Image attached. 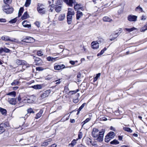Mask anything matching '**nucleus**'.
I'll return each mask as SVG.
<instances>
[{
  "mask_svg": "<svg viewBox=\"0 0 147 147\" xmlns=\"http://www.w3.org/2000/svg\"><path fill=\"white\" fill-rule=\"evenodd\" d=\"M135 11L139 13L143 12V10L142 8L141 7L140 5L138 6L135 9Z\"/></svg>",
  "mask_w": 147,
  "mask_h": 147,
  "instance_id": "nucleus-22",
  "label": "nucleus"
},
{
  "mask_svg": "<svg viewBox=\"0 0 147 147\" xmlns=\"http://www.w3.org/2000/svg\"><path fill=\"white\" fill-rule=\"evenodd\" d=\"M49 61L54 62L56 60L57 58H53L51 57H48L47 58Z\"/></svg>",
  "mask_w": 147,
  "mask_h": 147,
  "instance_id": "nucleus-27",
  "label": "nucleus"
},
{
  "mask_svg": "<svg viewBox=\"0 0 147 147\" xmlns=\"http://www.w3.org/2000/svg\"><path fill=\"white\" fill-rule=\"evenodd\" d=\"M72 17L71 16H67V22L69 24H71L72 20Z\"/></svg>",
  "mask_w": 147,
  "mask_h": 147,
  "instance_id": "nucleus-37",
  "label": "nucleus"
},
{
  "mask_svg": "<svg viewBox=\"0 0 147 147\" xmlns=\"http://www.w3.org/2000/svg\"><path fill=\"white\" fill-rule=\"evenodd\" d=\"M50 92L49 90H47L44 92L40 96V98L41 99H43L46 97L48 96L49 95Z\"/></svg>",
  "mask_w": 147,
  "mask_h": 147,
  "instance_id": "nucleus-5",
  "label": "nucleus"
},
{
  "mask_svg": "<svg viewBox=\"0 0 147 147\" xmlns=\"http://www.w3.org/2000/svg\"><path fill=\"white\" fill-rule=\"evenodd\" d=\"M86 143L88 145H90L91 144V141L90 139L88 138H87L85 140Z\"/></svg>",
  "mask_w": 147,
  "mask_h": 147,
  "instance_id": "nucleus-33",
  "label": "nucleus"
},
{
  "mask_svg": "<svg viewBox=\"0 0 147 147\" xmlns=\"http://www.w3.org/2000/svg\"><path fill=\"white\" fill-rule=\"evenodd\" d=\"M12 0H3L5 5H9L12 2Z\"/></svg>",
  "mask_w": 147,
  "mask_h": 147,
  "instance_id": "nucleus-32",
  "label": "nucleus"
},
{
  "mask_svg": "<svg viewBox=\"0 0 147 147\" xmlns=\"http://www.w3.org/2000/svg\"><path fill=\"white\" fill-rule=\"evenodd\" d=\"M3 11L8 14L12 13L13 11V7L10 6L9 5H3Z\"/></svg>",
  "mask_w": 147,
  "mask_h": 147,
  "instance_id": "nucleus-2",
  "label": "nucleus"
},
{
  "mask_svg": "<svg viewBox=\"0 0 147 147\" xmlns=\"http://www.w3.org/2000/svg\"><path fill=\"white\" fill-rule=\"evenodd\" d=\"M26 22H27V21L24 20L22 22V24L23 26L25 27L28 28L30 27L31 26V25L30 24H26L27 23H26Z\"/></svg>",
  "mask_w": 147,
  "mask_h": 147,
  "instance_id": "nucleus-24",
  "label": "nucleus"
},
{
  "mask_svg": "<svg viewBox=\"0 0 147 147\" xmlns=\"http://www.w3.org/2000/svg\"><path fill=\"white\" fill-rule=\"evenodd\" d=\"M122 31V28H120L119 30V32H116L115 34H119L120 33H121Z\"/></svg>",
  "mask_w": 147,
  "mask_h": 147,
  "instance_id": "nucleus-55",
  "label": "nucleus"
},
{
  "mask_svg": "<svg viewBox=\"0 0 147 147\" xmlns=\"http://www.w3.org/2000/svg\"><path fill=\"white\" fill-rule=\"evenodd\" d=\"M81 4H75L74 5V9L76 10L78 9H79L82 8V7L81 6Z\"/></svg>",
  "mask_w": 147,
  "mask_h": 147,
  "instance_id": "nucleus-26",
  "label": "nucleus"
},
{
  "mask_svg": "<svg viewBox=\"0 0 147 147\" xmlns=\"http://www.w3.org/2000/svg\"><path fill=\"white\" fill-rule=\"evenodd\" d=\"M123 129L125 131L130 133H131L132 132V130L129 128L124 127H123Z\"/></svg>",
  "mask_w": 147,
  "mask_h": 147,
  "instance_id": "nucleus-39",
  "label": "nucleus"
},
{
  "mask_svg": "<svg viewBox=\"0 0 147 147\" xmlns=\"http://www.w3.org/2000/svg\"><path fill=\"white\" fill-rule=\"evenodd\" d=\"M36 69L37 71H42L43 70V69H42L41 67H36Z\"/></svg>",
  "mask_w": 147,
  "mask_h": 147,
  "instance_id": "nucleus-59",
  "label": "nucleus"
},
{
  "mask_svg": "<svg viewBox=\"0 0 147 147\" xmlns=\"http://www.w3.org/2000/svg\"><path fill=\"white\" fill-rule=\"evenodd\" d=\"M19 83V82L18 81L14 80L13 82L11 84L12 86L18 85V84Z\"/></svg>",
  "mask_w": 147,
  "mask_h": 147,
  "instance_id": "nucleus-46",
  "label": "nucleus"
},
{
  "mask_svg": "<svg viewBox=\"0 0 147 147\" xmlns=\"http://www.w3.org/2000/svg\"><path fill=\"white\" fill-rule=\"evenodd\" d=\"M28 15L27 11L25 12L24 13L23 15L22 16L21 18L22 20L26 19L28 17Z\"/></svg>",
  "mask_w": 147,
  "mask_h": 147,
  "instance_id": "nucleus-25",
  "label": "nucleus"
},
{
  "mask_svg": "<svg viewBox=\"0 0 147 147\" xmlns=\"http://www.w3.org/2000/svg\"><path fill=\"white\" fill-rule=\"evenodd\" d=\"M31 38L32 37H31L27 36L26 38H24L22 41L27 43H30Z\"/></svg>",
  "mask_w": 147,
  "mask_h": 147,
  "instance_id": "nucleus-15",
  "label": "nucleus"
},
{
  "mask_svg": "<svg viewBox=\"0 0 147 147\" xmlns=\"http://www.w3.org/2000/svg\"><path fill=\"white\" fill-rule=\"evenodd\" d=\"M107 50V49L105 48H104L102 50L100 53H98L97 55L98 56L100 55H102L103 54L104 52Z\"/></svg>",
  "mask_w": 147,
  "mask_h": 147,
  "instance_id": "nucleus-43",
  "label": "nucleus"
},
{
  "mask_svg": "<svg viewBox=\"0 0 147 147\" xmlns=\"http://www.w3.org/2000/svg\"><path fill=\"white\" fill-rule=\"evenodd\" d=\"M35 63L36 65H38L41 63V60L40 58L38 57H36L35 59Z\"/></svg>",
  "mask_w": 147,
  "mask_h": 147,
  "instance_id": "nucleus-29",
  "label": "nucleus"
},
{
  "mask_svg": "<svg viewBox=\"0 0 147 147\" xmlns=\"http://www.w3.org/2000/svg\"><path fill=\"white\" fill-rule=\"evenodd\" d=\"M76 96L77 97V98L73 99V101L75 103H77L78 102V96H79V94L77 93L76 94Z\"/></svg>",
  "mask_w": 147,
  "mask_h": 147,
  "instance_id": "nucleus-40",
  "label": "nucleus"
},
{
  "mask_svg": "<svg viewBox=\"0 0 147 147\" xmlns=\"http://www.w3.org/2000/svg\"><path fill=\"white\" fill-rule=\"evenodd\" d=\"M78 139H77L76 140L74 139L71 142V143L69 144V146H70L71 147H73L76 144V141L78 140Z\"/></svg>",
  "mask_w": 147,
  "mask_h": 147,
  "instance_id": "nucleus-21",
  "label": "nucleus"
},
{
  "mask_svg": "<svg viewBox=\"0 0 147 147\" xmlns=\"http://www.w3.org/2000/svg\"><path fill=\"white\" fill-rule=\"evenodd\" d=\"M83 109V104L80 107L78 110V111L80 112Z\"/></svg>",
  "mask_w": 147,
  "mask_h": 147,
  "instance_id": "nucleus-64",
  "label": "nucleus"
},
{
  "mask_svg": "<svg viewBox=\"0 0 147 147\" xmlns=\"http://www.w3.org/2000/svg\"><path fill=\"white\" fill-rule=\"evenodd\" d=\"M37 55L38 56H41L43 55L42 52L41 51H38L37 52Z\"/></svg>",
  "mask_w": 147,
  "mask_h": 147,
  "instance_id": "nucleus-50",
  "label": "nucleus"
},
{
  "mask_svg": "<svg viewBox=\"0 0 147 147\" xmlns=\"http://www.w3.org/2000/svg\"><path fill=\"white\" fill-rule=\"evenodd\" d=\"M55 11L57 12H59L62 8V6H55Z\"/></svg>",
  "mask_w": 147,
  "mask_h": 147,
  "instance_id": "nucleus-18",
  "label": "nucleus"
},
{
  "mask_svg": "<svg viewBox=\"0 0 147 147\" xmlns=\"http://www.w3.org/2000/svg\"><path fill=\"white\" fill-rule=\"evenodd\" d=\"M16 63L18 65H25L26 67H29L31 66V65H30L27 63V62L24 60L20 59H16ZM22 68L24 67V66H23Z\"/></svg>",
  "mask_w": 147,
  "mask_h": 147,
  "instance_id": "nucleus-3",
  "label": "nucleus"
},
{
  "mask_svg": "<svg viewBox=\"0 0 147 147\" xmlns=\"http://www.w3.org/2000/svg\"><path fill=\"white\" fill-rule=\"evenodd\" d=\"M17 99H18V100L20 102V103L21 102H20V101H21V97H20V94H19L18 97H17Z\"/></svg>",
  "mask_w": 147,
  "mask_h": 147,
  "instance_id": "nucleus-60",
  "label": "nucleus"
},
{
  "mask_svg": "<svg viewBox=\"0 0 147 147\" xmlns=\"http://www.w3.org/2000/svg\"><path fill=\"white\" fill-rule=\"evenodd\" d=\"M1 39L3 40H4L6 41H11V42H16V39L15 38H13L11 39L10 38L9 36H3L1 37Z\"/></svg>",
  "mask_w": 147,
  "mask_h": 147,
  "instance_id": "nucleus-6",
  "label": "nucleus"
},
{
  "mask_svg": "<svg viewBox=\"0 0 147 147\" xmlns=\"http://www.w3.org/2000/svg\"><path fill=\"white\" fill-rule=\"evenodd\" d=\"M6 22V21L5 19L3 18L0 19V22Z\"/></svg>",
  "mask_w": 147,
  "mask_h": 147,
  "instance_id": "nucleus-61",
  "label": "nucleus"
},
{
  "mask_svg": "<svg viewBox=\"0 0 147 147\" xmlns=\"http://www.w3.org/2000/svg\"><path fill=\"white\" fill-rule=\"evenodd\" d=\"M37 10L38 12L41 14H44L45 13V8H37Z\"/></svg>",
  "mask_w": 147,
  "mask_h": 147,
  "instance_id": "nucleus-20",
  "label": "nucleus"
},
{
  "mask_svg": "<svg viewBox=\"0 0 147 147\" xmlns=\"http://www.w3.org/2000/svg\"><path fill=\"white\" fill-rule=\"evenodd\" d=\"M5 128H2L1 129H0V134H1L3 132H4L5 131Z\"/></svg>",
  "mask_w": 147,
  "mask_h": 147,
  "instance_id": "nucleus-58",
  "label": "nucleus"
},
{
  "mask_svg": "<svg viewBox=\"0 0 147 147\" xmlns=\"http://www.w3.org/2000/svg\"><path fill=\"white\" fill-rule=\"evenodd\" d=\"M5 126V125L4 124H1L0 125V129L2 128H4V127Z\"/></svg>",
  "mask_w": 147,
  "mask_h": 147,
  "instance_id": "nucleus-62",
  "label": "nucleus"
},
{
  "mask_svg": "<svg viewBox=\"0 0 147 147\" xmlns=\"http://www.w3.org/2000/svg\"><path fill=\"white\" fill-rule=\"evenodd\" d=\"M27 101H28V103H32L34 102V100L33 99H32L31 97H30V98H27Z\"/></svg>",
  "mask_w": 147,
  "mask_h": 147,
  "instance_id": "nucleus-47",
  "label": "nucleus"
},
{
  "mask_svg": "<svg viewBox=\"0 0 147 147\" xmlns=\"http://www.w3.org/2000/svg\"><path fill=\"white\" fill-rule=\"evenodd\" d=\"M121 7L118 11V13L119 14H121L123 12L125 6V3H122L121 5Z\"/></svg>",
  "mask_w": 147,
  "mask_h": 147,
  "instance_id": "nucleus-13",
  "label": "nucleus"
},
{
  "mask_svg": "<svg viewBox=\"0 0 147 147\" xmlns=\"http://www.w3.org/2000/svg\"><path fill=\"white\" fill-rule=\"evenodd\" d=\"M110 143L111 144L116 145L119 144V142L117 140L115 139L113 141H111Z\"/></svg>",
  "mask_w": 147,
  "mask_h": 147,
  "instance_id": "nucleus-28",
  "label": "nucleus"
},
{
  "mask_svg": "<svg viewBox=\"0 0 147 147\" xmlns=\"http://www.w3.org/2000/svg\"><path fill=\"white\" fill-rule=\"evenodd\" d=\"M9 103L12 105H15L16 103V99L13 98H8V100Z\"/></svg>",
  "mask_w": 147,
  "mask_h": 147,
  "instance_id": "nucleus-9",
  "label": "nucleus"
},
{
  "mask_svg": "<svg viewBox=\"0 0 147 147\" xmlns=\"http://www.w3.org/2000/svg\"><path fill=\"white\" fill-rule=\"evenodd\" d=\"M72 9L71 8H68V12L67 13V16H71L72 17V15L74 14V12L72 11Z\"/></svg>",
  "mask_w": 147,
  "mask_h": 147,
  "instance_id": "nucleus-16",
  "label": "nucleus"
},
{
  "mask_svg": "<svg viewBox=\"0 0 147 147\" xmlns=\"http://www.w3.org/2000/svg\"><path fill=\"white\" fill-rule=\"evenodd\" d=\"M103 20L104 22H110L112 20L107 16H105L103 18Z\"/></svg>",
  "mask_w": 147,
  "mask_h": 147,
  "instance_id": "nucleus-19",
  "label": "nucleus"
},
{
  "mask_svg": "<svg viewBox=\"0 0 147 147\" xmlns=\"http://www.w3.org/2000/svg\"><path fill=\"white\" fill-rule=\"evenodd\" d=\"M92 133V136L95 138H97L98 141L100 142L102 141L104 134L103 132H99L97 129L94 128Z\"/></svg>",
  "mask_w": 147,
  "mask_h": 147,
  "instance_id": "nucleus-1",
  "label": "nucleus"
},
{
  "mask_svg": "<svg viewBox=\"0 0 147 147\" xmlns=\"http://www.w3.org/2000/svg\"><path fill=\"white\" fill-rule=\"evenodd\" d=\"M137 16L134 15L129 16L127 18L128 20L130 22H135L137 20Z\"/></svg>",
  "mask_w": 147,
  "mask_h": 147,
  "instance_id": "nucleus-7",
  "label": "nucleus"
},
{
  "mask_svg": "<svg viewBox=\"0 0 147 147\" xmlns=\"http://www.w3.org/2000/svg\"><path fill=\"white\" fill-rule=\"evenodd\" d=\"M147 30V27L146 25L144 26L142 28L140 29V31L141 32H144Z\"/></svg>",
  "mask_w": 147,
  "mask_h": 147,
  "instance_id": "nucleus-45",
  "label": "nucleus"
},
{
  "mask_svg": "<svg viewBox=\"0 0 147 147\" xmlns=\"http://www.w3.org/2000/svg\"><path fill=\"white\" fill-rule=\"evenodd\" d=\"M92 48L94 49H97L99 47V44L96 41H93L91 44Z\"/></svg>",
  "mask_w": 147,
  "mask_h": 147,
  "instance_id": "nucleus-8",
  "label": "nucleus"
},
{
  "mask_svg": "<svg viewBox=\"0 0 147 147\" xmlns=\"http://www.w3.org/2000/svg\"><path fill=\"white\" fill-rule=\"evenodd\" d=\"M65 18V16L64 14H61L58 17V20L59 21L63 20Z\"/></svg>",
  "mask_w": 147,
  "mask_h": 147,
  "instance_id": "nucleus-34",
  "label": "nucleus"
},
{
  "mask_svg": "<svg viewBox=\"0 0 147 147\" xmlns=\"http://www.w3.org/2000/svg\"><path fill=\"white\" fill-rule=\"evenodd\" d=\"M23 100L22 102H27L28 101H27V97L25 98L24 97L22 98Z\"/></svg>",
  "mask_w": 147,
  "mask_h": 147,
  "instance_id": "nucleus-54",
  "label": "nucleus"
},
{
  "mask_svg": "<svg viewBox=\"0 0 147 147\" xmlns=\"http://www.w3.org/2000/svg\"><path fill=\"white\" fill-rule=\"evenodd\" d=\"M147 17L145 16H142L141 20H146Z\"/></svg>",
  "mask_w": 147,
  "mask_h": 147,
  "instance_id": "nucleus-56",
  "label": "nucleus"
},
{
  "mask_svg": "<svg viewBox=\"0 0 147 147\" xmlns=\"http://www.w3.org/2000/svg\"><path fill=\"white\" fill-rule=\"evenodd\" d=\"M63 3L62 0H57L55 1V6H62Z\"/></svg>",
  "mask_w": 147,
  "mask_h": 147,
  "instance_id": "nucleus-14",
  "label": "nucleus"
},
{
  "mask_svg": "<svg viewBox=\"0 0 147 147\" xmlns=\"http://www.w3.org/2000/svg\"><path fill=\"white\" fill-rule=\"evenodd\" d=\"M34 24L38 27V28L40 27V22L36 21L35 22Z\"/></svg>",
  "mask_w": 147,
  "mask_h": 147,
  "instance_id": "nucleus-52",
  "label": "nucleus"
},
{
  "mask_svg": "<svg viewBox=\"0 0 147 147\" xmlns=\"http://www.w3.org/2000/svg\"><path fill=\"white\" fill-rule=\"evenodd\" d=\"M76 3L75 0H68L66 4L69 6L72 7L73 6V4L75 5Z\"/></svg>",
  "mask_w": 147,
  "mask_h": 147,
  "instance_id": "nucleus-11",
  "label": "nucleus"
},
{
  "mask_svg": "<svg viewBox=\"0 0 147 147\" xmlns=\"http://www.w3.org/2000/svg\"><path fill=\"white\" fill-rule=\"evenodd\" d=\"M38 7L37 8H39L40 7L41 8H44L42 5L41 4L38 3Z\"/></svg>",
  "mask_w": 147,
  "mask_h": 147,
  "instance_id": "nucleus-57",
  "label": "nucleus"
},
{
  "mask_svg": "<svg viewBox=\"0 0 147 147\" xmlns=\"http://www.w3.org/2000/svg\"><path fill=\"white\" fill-rule=\"evenodd\" d=\"M60 80V79H59V80H57L55 81V82H56V84H59L61 82L59 81Z\"/></svg>",
  "mask_w": 147,
  "mask_h": 147,
  "instance_id": "nucleus-63",
  "label": "nucleus"
},
{
  "mask_svg": "<svg viewBox=\"0 0 147 147\" xmlns=\"http://www.w3.org/2000/svg\"><path fill=\"white\" fill-rule=\"evenodd\" d=\"M10 51H11L9 49L5 47H1L0 48V54H1L3 52L6 53H9Z\"/></svg>",
  "mask_w": 147,
  "mask_h": 147,
  "instance_id": "nucleus-12",
  "label": "nucleus"
},
{
  "mask_svg": "<svg viewBox=\"0 0 147 147\" xmlns=\"http://www.w3.org/2000/svg\"><path fill=\"white\" fill-rule=\"evenodd\" d=\"M42 112H43L42 111V110H40V111L39 112L36 114V117H35V118L36 119H38L40 117H41V116H42Z\"/></svg>",
  "mask_w": 147,
  "mask_h": 147,
  "instance_id": "nucleus-23",
  "label": "nucleus"
},
{
  "mask_svg": "<svg viewBox=\"0 0 147 147\" xmlns=\"http://www.w3.org/2000/svg\"><path fill=\"white\" fill-rule=\"evenodd\" d=\"M137 28L134 27H132L131 28H125L124 29V30H125L127 31L130 32L134 30H137Z\"/></svg>",
  "mask_w": 147,
  "mask_h": 147,
  "instance_id": "nucleus-31",
  "label": "nucleus"
},
{
  "mask_svg": "<svg viewBox=\"0 0 147 147\" xmlns=\"http://www.w3.org/2000/svg\"><path fill=\"white\" fill-rule=\"evenodd\" d=\"M0 112L3 115H5L6 114V110L1 107H0Z\"/></svg>",
  "mask_w": 147,
  "mask_h": 147,
  "instance_id": "nucleus-38",
  "label": "nucleus"
},
{
  "mask_svg": "<svg viewBox=\"0 0 147 147\" xmlns=\"http://www.w3.org/2000/svg\"><path fill=\"white\" fill-rule=\"evenodd\" d=\"M33 88L36 89H39L42 88V86L40 85L37 84L32 86Z\"/></svg>",
  "mask_w": 147,
  "mask_h": 147,
  "instance_id": "nucleus-36",
  "label": "nucleus"
},
{
  "mask_svg": "<svg viewBox=\"0 0 147 147\" xmlns=\"http://www.w3.org/2000/svg\"><path fill=\"white\" fill-rule=\"evenodd\" d=\"M83 15L82 12L80 11H77L76 18L77 20H79L80 17Z\"/></svg>",
  "mask_w": 147,
  "mask_h": 147,
  "instance_id": "nucleus-17",
  "label": "nucleus"
},
{
  "mask_svg": "<svg viewBox=\"0 0 147 147\" xmlns=\"http://www.w3.org/2000/svg\"><path fill=\"white\" fill-rule=\"evenodd\" d=\"M16 92L15 91H12L10 92H9L7 94V95L11 96L12 97H15L16 96Z\"/></svg>",
  "mask_w": 147,
  "mask_h": 147,
  "instance_id": "nucleus-35",
  "label": "nucleus"
},
{
  "mask_svg": "<svg viewBox=\"0 0 147 147\" xmlns=\"http://www.w3.org/2000/svg\"><path fill=\"white\" fill-rule=\"evenodd\" d=\"M90 120V118H87L84 121H83V125L89 121Z\"/></svg>",
  "mask_w": 147,
  "mask_h": 147,
  "instance_id": "nucleus-53",
  "label": "nucleus"
},
{
  "mask_svg": "<svg viewBox=\"0 0 147 147\" xmlns=\"http://www.w3.org/2000/svg\"><path fill=\"white\" fill-rule=\"evenodd\" d=\"M49 144L47 142V141H45L44 142H42L41 144V146H47Z\"/></svg>",
  "mask_w": 147,
  "mask_h": 147,
  "instance_id": "nucleus-48",
  "label": "nucleus"
},
{
  "mask_svg": "<svg viewBox=\"0 0 147 147\" xmlns=\"http://www.w3.org/2000/svg\"><path fill=\"white\" fill-rule=\"evenodd\" d=\"M82 135L83 134L82 133V129H81L80 130L78 135V138L79 139H80L82 138Z\"/></svg>",
  "mask_w": 147,
  "mask_h": 147,
  "instance_id": "nucleus-44",
  "label": "nucleus"
},
{
  "mask_svg": "<svg viewBox=\"0 0 147 147\" xmlns=\"http://www.w3.org/2000/svg\"><path fill=\"white\" fill-rule=\"evenodd\" d=\"M17 21V19L16 18L10 21L9 22L11 24H13L16 23Z\"/></svg>",
  "mask_w": 147,
  "mask_h": 147,
  "instance_id": "nucleus-49",
  "label": "nucleus"
},
{
  "mask_svg": "<svg viewBox=\"0 0 147 147\" xmlns=\"http://www.w3.org/2000/svg\"><path fill=\"white\" fill-rule=\"evenodd\" d=\"M100 73H99L98 74H96V77H94V82H95L98 79V78L100 77Z\"/></svg>",
  "mask_w": 147,
  "mask_h": 147,
  "instance_id": "nucleus-42",
  "label": "nucleus"
},
{
  "mask_svg": "<svg viewBox=\"0 0 147 147\" xmlns=\"http://www.w3.org/2000/svg\"><path fill=\"white\" fill-rule=\"evenodd\" d=\"M27 111L28 113H34V112L33 111V109L31 108H29V109H28L27 110Z\"/></svg>",
  "mask_w": 147,
  "mask_h": 147,
  "instance_id": "nucleus-51",
  "label": "nucleus"
},
{
  "mask_svg": "<svg viewBox=\"0 0 147 147\" xmlns=\"http://www.w3.org/2000/svg\"><path fill=\"white\" fill-rule=\"evenodd\" d=\"M65 67L64 65H59L54 66V68L55 69L57 70H59L65 68Z\"/></svg>",
  "mask_w": 147,
  "mask_h": 147,
  "instance_id": "nucleus-10",
  "label": "nucleus"
},
{
  "mask_svg": "<svg viewBox=\"0 0 147 147\" xmlns=\"http://www.w3.org/2000/svg\"><path fill=\"white\" fill-rule=\"evenodd\" d=\"M115 134L113 132H110L106 136L105 139L106 142H109L115 136Z\"/></svg>",
  "mask_w": 147,
  "mask_h": 147,
  "instance_id": "nucleus-4",
  "label": "nucleus"
},
{
  "mask_svg": "<svg viewBox=\"0 0 147 147\" xmlns=\"http://www.w3.org/2000/svg\"><path fill=\"white\" fill-rule=\"evenodd\" d=\"M31 3V0H26V3L25 4V6L27 7L30 5Z\"/></svg>",
  "mask_w": 147,
  "mask_h": 147,
  "instance_id": "nucleus-41",
  "label": "nucleus"
},
{
  "mask_svg": "<svg viewBox=\"0 0 147 147\" xmlns=\"http://www.w3.org/2000/svg\"><path fill=\"white\" fill-rule=\"evenodd\" d=\"M24 10V9L23 7H21L20 8L18 13V16L19 17L22 15V13L23 12Z\"/></svg>",
  "mask_w": 147,
  "mask_h": 147,
  "instance_id": "nucleus-30",
  "label": "nucleus"
}]
</instances>
